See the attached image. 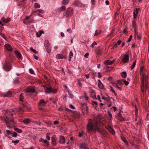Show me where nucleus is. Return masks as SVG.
Returning a JSON list of instances; mask_svg holds the SVG:
<instances>
[{
  "label": "nucleus",
  "instance_id": "f257e3e1",
  "mask_svg": "<svg viewBox=\"0 0 149 149\" xmlns=\"http://www.w3.org/2000/svg\"><path fill=\"white\" fill-rule=\"evenodd\" d=\"M100 116V115L99 114L97 115L96 117L97 118V119L96 120L95 119V123L94 125H93V124L92 120L91 119L89 120L88 122L87 126V130L88 131L90 132L92 130H94L95 131L100 132V129L97 126L99 122V118Z\"/></svg>",
  "mask_w": 149,
  "mask_h": 149
},
{
  "label": "nucleus",
  "instance_id": "f03ea898",
  "mask_svg": "<svg viewBox=\"0 0 149 149\" xmlns=\"http://www.w3.org/2000/svg\"><path fill=\"white\" fill-rule=\"evenodd\" d=\"M12 61L9 60H7L3 65V69L6 71H9L11 69Z\"/></svg>",
  "mask_w": 149,
  "mask_h": 149
},
{
  "label": "nucleus",
  "instance_id": "7ed1b4c3",
  "mask_svg": "<svg viewBox=\"0 0 149 149\" xmlns=\"http://www.w3.org/2000/svg\"><path fill=\"white\" fill-rule=\"evenodd\" d=\"M73 8L71 7H69L63 13V15L67 17H68L73 14Z\"/></svg>",
  "mask_w": 149,
  "mask_h": 149
},
{
  "label": "nucleus",
  "instance_id": "20e7f679",
  "mask_svg": "<svg viewBox=\"0 0 149 149\" xmlns=\"http://www.w3.org/2000/svg\"><path fill=\"white\" fill-rule=\"evenodd\" d=\"M48 42V40H46L45 42L47 43H45V46L47 51L49 53L51 51V45Z\"/></svg>",
  "mask_w": 149,
  "mask_h": 149
},
{
  "label": "nucleus",
  "instance_id": "39448f33",
  "mask_svg": "<svg viewBox=\"0 0 149 149\" xmlns=\"http://www.w3.org/2000/svg\"><path fill=\"white\" fill-rule=\"evenodd\" d=\"M43 86L44 87V89L45 90V92L46 93L49 94L52 92V89L51 87H47L44 86Z\"/></svg>",
  "mask_w": 149,
  "mask_h": 149
},
{
  "label": "nucleus",
  "instance_id": "423d86ee",
  "mask_svg": "<svg viewBox=\"0 0 149 149\" xmlns=\"http://www.w3.org/2000/svg\"><path fill=\"white\" fill-rule=\"evenodd\" d=\"M122 61L124 63L128 62L129 60V57L128 54H125L124 58L122 59Z\"/></svg>",
  "mask_w": 149,
  "mask_h": 149
},
{
  "label": "nucleus",
  "instance_id": "0eeeda50",
  "mask_svg": "<svg viewBox=\"0 0 149 149\" xmlns=\"http://www.w3.org/2000/svg\"><path fill=\"white\" fill-rule=\"evenodd\" d=\"M47 102L44 101L43 99H41L40 100L38 105L40 106H44L45 105Z\"/></svg>",
  "mask_w": 149,
  "mask_h": 149
},
{
  "label": "nucleus",
  "instance_id": "6e6552de",
  "mask_svg": "<svg viewBox=\"0 0 149 149\" xmlns=\"http://www.w3.org/2000/svg\"><path fill=\"white\" fill-rule=\"evenodd\" d=\"M106 128L112 134H115V132L113 129L111 128L110 126H107L106 127Z\"/></svg>",
  "mask_w": 149,
  "mask_h": 149
},
{
  "label": "nucleus",
  "instance_id": "1a4fd4ad",
  "mask_svg": "<svg viewBox=\"0 0 149 149\" xmlns=\"http://www.w3.org/2000/svg\"><path fill=\"white\" fill-rule=\"evenodd\" d=\"M140 9L136 8V10H134L133 12L134 17V18H136L139 12L140 11Z\"/></svg>",
  "mask_w": 149,
  "mask_h": 149
},
{
  "label": "nucleus",
  "instance_id": "9d476101",
  "mask_svg": "<svg viewBox=\"0 0 149 149\" xmlns=\"http://www.w3.org/2000/svg\"><path fill=\"white\" fill-rule=\"evenodd\" d=\"M97 85L99 88L101 89H103L104 88V86L101 82L100 79H98L97 80Z\"/></svg>",
  "mask_w": 149,
  "mask_h": 149
},
{
  "label": "nucleus",
  "instance_id": "9b49d317",
  "mask_svg": "<svg viewBox=\"0 0 149 149\" xmlns=\"http://www.w3.org/2000/svg\"><path fill=\"white\" fill-rule=\"evenodd\" d=\"M5 48L6 49L9 51H11L13 50L10 45L8 43L5 44Z\"/></svg>",
  "mask_w": 149,
  "mask_h": 149
},
{
  "label": "nucleus",
  "instance_id": "f8f14e48",
  "mask_svg": "<svg viewBox=\"0 0 149 149\" xmlns=\"http://www.w3.org/2000/svg\"><path fill=\"white\" fill-rule=\"evenodd\" d=\"M79 147L81 149H86L88 147V145L86 143H83L80 145Z\"/></svg>",
  "mask_w": 149,
  "mask_h": 149
},
{
  "label": "nucleus",
  "instance_id": "ddd939ff",
  "mask_svg": "<svg viewBox=\"0 0 149 149\" xmlns=\"http://www.w3.org/2000/svg\"><path fill=\"white\" fill-rule=\"evenodd\" d=\"M35 92V90L33 88H31L30 87H28L26 90V93H29L30 92H31L33 93Z\"/></svg>",
  "mask_w": 149,
  "mask_h": 149
},
{
  "label": "nucleus",
  "instance_id": "4468645a",
  "mask_svg": "<svg viewBox=\"0 0 149 149\" xmlns=\"http://www.w3.org/2000/svg\"><path fill=\"white\" fill-rule=\"evenodd\" d=\"M59 143L61 144H64L65 141V139L63 136H61L59 138Z\"/></svg>",
  "mask_w": 149,
  "mask_h": 149
},
{
  "label": "nucleus",
  "instance_id": "2eb2a0df",
  "mask_svg": "<svg viewBox=\"0 0 149 149\" xmlns=\"http://www.w3.org/2000/svg\"><path fill=\"white\" fill-rule=\"evenodd\" d=\"M12 93L10 91H8L6 93H5L3 94V97H9L11 96Z\"/></svg>",
  "mask_w": 149,
  "mask_h": 149
},
{
  "label": "nucleus",
  "instance_id": "dca6fc26",
  "mask_svg": "<svg viewBox=\"0 0 149 149\" xmlns=\"http://www.w3.org/2000/svg\"><path fill=\"white\" fill-rule=\"evenodd\" d=\"M57 140V138L55 136L52 137V142L53 145L55 146L56 145V142Z\"/></svg>",
  "mask_w": 149,
  "mask_h": 149
},
{
  "label": "nucleus",
  "instance_id": "f3484780",
  "mask_svg": "<svg viewBox=\"0 0 149 149\" xmlns=\"http://www.w3.org/2000/svg\"><path fill=\"white\" fill-rule=\"evenodd\" d=\"M75 5L76 6L81 7L84 6L85 5L83 4L81 2L79 1H76L75 2Z\"/></svg>",
  "mask_w": 149,
  "mask_h": 149
},
{
  "label": "nucleus",
  "instance_id": "a211bd4d",
  "mask_svg": "<svg viewBox=\"0 0 149 149\" xmlns=\"http://www.w3.org/2000/svg\"><path fill=\"white\" fill-rule=\"evenodd\" d=\"M108 113V118L110 120H111L112 119V114L110 111H107Z\"/></svg>",
  "mask_w": 149,
  "mask_h": 149
},
{
  "label": "nucleus",
  "instance_id": "6ab92c4d",
  "mask_svg": "<svg viewBox=\"0 0 149 149\" xmlns=\"http://www.w3.org/2000/svg\"><path fill=\"white\" fill-rule=\"evenodd\" d=\"M117 118L118 120L120 121H123L124 120V118L122 117L120 113H118Z\"/></svg>",
  "mask_w": 149,
  "mask_h": 149
},
{
  "label": "nucleus",
  "instance_id": "aec40b11",
  "mask_svg": "<svg viewBox=\"0 0 149 149\" xmlns=\"http://www.w3.org/2000/svg\"><path fill=\"white\" fill-rule=\"evenodd\" d=\"M23 122L26 125H27L30 122V120L29 118H25L23 121Z\"/></svg>",
  "mask_w": 149,
  "mask_h": 149
},
{
  "label": "nucleus",
  "instance_id": "412c9836",
  "mask_svg": "<svg viewBox=\"0 0 149 149\" xmlns=\"http://www.w3.org/2000/svg\"><path fill=\"white\" fill-rule=\"evenodd\" d=\"M15 54L16 56L18 59H20L22 58L21 54L18 51H15Z\"/></svg>",
  "mask_w": 149,
  "mask_h": 149
},
{
  "label": "nucleus",
  "instance_id": "4be33fe9",
  "mask_svg": "<svg viewBox=\"0 0 149 149\" xmlns=\"http://www.w3.org/2000/svg\"><path fill=\"white\" fill-rule=\"evenodd\" d=\"M114 60H112L111 61L107 60L104 63L105 64H106L107 65H110L112 64L114 62Z\"/></svg>",
  "mask_w": 149,
  "mask_h": 149
},
{
  "label": "nucleus",
  "instance_id": "5701e85b",
  "mask_svg": "<svg viewBox=\"0 0 149 149\" xmlns=\"http://www.w3.org/2000/svg\"><path fill=\"white\" fill-rule=\"evenodd\" d=\"M44 32L42 31H40L39 32H37L36 33V36L37 37H40L42 34Z\"/></svg>",
  "mask_w": 149,
  "mask_h": 149
},
{
  "label": "nucleus",
  "instance_id": "b1692460",
  "mask_svg": "<svg viewBox=\"0 0 149 149\" xmlns=\"http://www.w3.org/2000/svg\"><path fill=\"white\" fill-rule=\"evenodd\" d=\"M113 86L118 88L119 90L121 91V88L116 83L113 84Z\"/></svg>",
  "mask_w": 149,
  "mask_h": 149
},
{
  "label": "nucleus",
  "instance_id": "393cba45",
  "mask_svg": "<svg viewBox=\"0 0 149 149\" xmlns=\"http://www.w3.org/2000/svg\"><path fill=\"white\" fill-rule=\"evenodd\" d=\"M121 41L120 40H118L117 42L114 45L113 47L114 48L116 47H117V46L118 45H119L121 43Z\"/></svg>",
  "mask_w": 149,
  "mask_h": 149
},
{
  "label": "nucleus",
  "instance_id": "a878e982",
  "mask_svg": "<svg viewBox=\"0 0 149 149\" xmlns=\"http://www.w3.org/2000/svg\"><path fill=\"white\" fill-rule=\"evenodd\" d=\"M2 21L5 23H8L10 21V19L9 18L5 19L4 18H2L1 19Z\"/></svg>",
  "mask_w": 149,
  "mask_h": 149
},
{
  "label": "nucleus",
  "instance_id": "bb28decb",
  "mask_svg": "<svg viewBox=\"0 0 149 149\" xmlns=\"http://www.w3.org/2000/svg\"><path fill=\"white\" fill-rule=\"evenodd\" d=\"M142 84L141 86V91L143 92H144V80H142Z\"/></svg>",
  "mask_w": 149,
  "mask_h": 149
},
{
  "label": "nucleus",
  "instance_id": "cd10ccee",
  "mask_svg": "<svg viewBox=\"0 0 149 149\" xmlns=\"http://www.w3.org/2000/svg\"><path fill=\"white\" fill-rule=\"evenodd\" d=\"M25 109V107L24 108V109L21 108H19L17 110V111L21 113H23L24 112V110Z\"/></svg>",
  "mask_w": 149,
  "mask_h": 149
},
{
  "label": "nucleus",
  "instance_id": "c85d7f7f",
  "mask_svg": "<svg viewBox=\"0 0 149 149\" xmlns=\"http://www.w3.org/2000/svg\"><path fill=\"white\" fill-rule=\"evenodd\" d=\"M117 84L119 86L123 85L122 80H118L116 81Z\"/></svg>",
  "mask_w": 149,
  "mask_h": 149
},
{
  "label": "nucleus",
  "instance_id": "c756f323",
  "mask_svg": "<svg viewBox=\"0 0 149 149\" xmlns=\"http://www.w3.org/2000/svg\"><path fill=\"white\" fill-rule=\"evenodd\" d=\"M121 75L122 77L125 78L127 77L126 73L125 72H123L121 73Z\"/></svg>",
  "mask_w": 149,
  "mask_h": 149
},
{
  "label": "nucleus",
  "instance_id": "7c9ffc66",
  "mask_svg": "<svg viewBox=\"0 0 149 149\" xmlns=\"http://www.w3.org/2000/svg\"><path fill=\"white\" fill-rule=\"evenodd\" d=\"M65 7L64 6H63L59 8V10L60 12H62L65 10Z\"/></svg>",
  "mask_w": 149,
  "mask_h": 149
},
{
  "label": "nucleus",
  "instance_id": "2f4dec72",
  "mask_svg": "<svg viewBox=\"0 0 149 149\" xmlns=\"http://www.w3.org/2000/svg\"><path fill=\"white\" fill-rule=\"evenodd\" d=\"M56 58L58 59H62L63 58V56L61 54H58L56 55Z\"/></svg>",
  "mask_w": 149,
  "mask_h": 149
},
{
  "label": "nucleus",
  "instance_id": "473e14b6",
  "mask_svg": "<svg viewBox=\"0 0 149 149\" xmlns=\"http://www.w3.org/2000/svg\"><path fill=\"white\" fill-rule=\"evenodd\" d=\"M69 1L70 0H63L62 2V4L63 5H66L69 3Z\"/></svg>",
  "mask_w": 149,
  "mask_h": 149
},
{
  "label": "nucleus",
  "instance_id": "72a5a7b5",
  "mask_svg": "<svg viewBox=\"0 0 149 149\" xmlns=\"http://www.w3.org/2000/svg\"><path fill=\"white\" fill-rule=\"evenodd\" d=\"M101 31L100 30H97L95 32V33L94 34L95 36H96L99 35L100 34Z\"/></svg>",
  "mask_w": 149,
  "mask_h": 149
},
{
  "label": "nucleus",
  "instance_id": "f704fd0d",
  "mask_svg": "<svg viewBox=\"0 0 149 149\" xmlns=\"http://www.w3.org/2000/svg\"><path fill=\"white\" fill-rule=\"evenodd\" d=\"M121 137L122 141H123L126 144H128V143L127 141H126V140L125 138L123 136H121Z\"/></svg>",
  "mask_w": 149,
  "mask_h": 149
},
{
  "label": "nucleus",
  "instance_id": "c9c22d12",
  "mask_svg": "<svg viewBox=\"0 0 149 149\" xmlns=\"http://www.w3.org/2000/svg\"><path fill=\"white\" fill-rule=\"evenodd\" d=\"M14 129L15 130L19 133H21L22 132V130L19 129L17 128H15Z\"/></svg>",
  "mask_w": 149,
  "mask_h": 149
},
{
  "label": "nucleus",
  "instance_id": "e433bc0d",
  "mask_svg": "<svg viewBox=\"0 0 149 149\" xmlns=\"http://www.w3.org/2000/svg\"><path fill=\"white\" fill-rule=\"evenodd\" d=\"M68 92L69 95L70 96V97L71 98H72L74 96L72 94V92L69 89H68Z\"/></svg>",
  "mask_w": 149,
  "mask_h": 149
},
{
  "label": "nucleus",
  "instance_id": "4c0bfd02",
  "mask_svg": "<svg viewBox=\"0 0 149 149\" xmlns=\"http://www.w3.org/2000/svg\"><path fill=\"white\" fill-rule=\"evenodd\" d=\"M109 87L110 88V91L113 92L114 93L115 95H116V93L115 91H114V90L113 89L112 87L111 86H110Z\"/></svg>",
  "mask_w": 149,
  "mask_h": 149
},
{
  "label": "nucleus",
  "instance_id": "58836bf2",
  "mask_svg": "<svg viewBox=\"0 0 149 149\" xmlns=\"http://www.w3.org/2000/svg\"><path fill=\"white\" fill-rule=\"evenodd\" d=\"M136 65V61H134L133 63L132 66H131V70H133L134 68L135 65Z\"/></svg>",
  "mask_w": 149,
  "mask_h": 149
},
{
  "label": "nucleus",
  "instance_id": "ea45409f",
  "mask_svg": "<svg viewBox=\"0 0 149 149\" xmlns=\"http://www.w3.org/2000/svg\"><path fill=\"white\" fill-rule=\"evenodd\" d=\"M102 100H104L106 101H108L109 100V98L108 96L105 97H102Z\"/></svg>",
  "mask_w": 149,
  "mask_h": 149
},
{
  "label": "nucleus",
  "instance_id": "a19ab883",
  "mask_svg": "<svg viewBox=\"0 0 149 149\" xmlns=\"http://www.w3.org/2000/svg\"><path fill=\"white\" fill-rule=\"evenodd\" d=\"M34 7L35 8H40V5L38 4V3H35L34 5Z\"/></svg>",
  "mask_w": 149,
  "mask_h": 149
},
{
  "label": "nucleus",
  "instance_id": "79ce46f5",
  "mask_svg": "<svg viewBox=\"0 0 149 149\" xmlns=\"http://www.w3.org/2000/svg\"><path fill=\"white\" fill-rule=\"evenodd\" d=\"M132 26L134 27V29H135L136 27V22L134 21H133L132 22Z\"/></svg>",
  "mask_w": 149,
  "mask_h": 149
},
{
  "label": "nucleus",
  "instance_id": "37998d69",
  "mask_svg": "<svg viewBox=\"0 0 149 149\" xmlns=\"http://www.w3.org/2000/svg\"><path fill=\"white\" fill-rule=\"evenodd\" d=\"M123 83H124L125 85H127L129 84V82L127 81L124 79H122Z\"/></svg>",
  "mask_w": 149,
  "mask_h": 149
},
{
  "label": "nucleus",
  "instance_id": "c03bdc74",
  "mask_svg": "<svg viewBox=\"0 0 149 149\" xmlns=\"http://www.w3.org/2000/svg\"><path fill=\"white\" fill-rule=\"evenodd\" d=\"M79 113H77L74 114V117L75 118H77L79 117Z\"/></svg>",
  "mask_w": 149,
  "mask_h": 149
},
{
  "label": "nucleus",
  "instance_id": "a18cd8bd",
  "mask_svg": "<svg viewBox=\"0 0 149 149\" xmlns=\"http://www.w3.org/2000/svg\"><path fill=\"white\" fill-rule=\"evenodd\" d=\"M30 49L32 52L36 54H37L38 53L36 51V50L33 49L32 47H31Z\"/></svg>",
  "mask_w": 149,
  "mask_h": 149
},
{
  "label": "nucleus",
  "instance_id": "49530a36",
  "mask_svg": "<svg viewBox=\"0 0 149 149\" xmlns=\"http://www.w3.org/2000/svg\"><path fill=\"white\" fill-rule=\"evenodd\" d=\"M34 13L38 12V13H42L43 12V11L42 10L38 9L36 11H34Z\"/></svg>",
  "mask_w": 149,
  "mask_h": 149
},
{
  "label": "nucleus",
  "instance_id": "de8ad7c7",
  "mask_svg": "<svg viewBox=\"0 0 149 149\" xmlns=\"http://www.w3.org/2000/svg\"><path fill=\"white\" fill-rule=\"evenodd\" d=\"M19 140L12 141V142L15 145H16L19 142Z\"/></svg>",
  "mask_w": 149,
  "mask_h": 149
},
{
  "label": "nucleus",
  "instance_id": "09e8293b",
  "mask_svg": "<svg viewBox=\"0 0 149 149\" xmlns=\"http://www.w3.org/2000/svg\"><path fill=\"white\" fill-rule=\"evenodd\" d=\"M12 136L13 137H16L17 136V134L15 132H13V133H11Z\"/></svg>",
  "mask_w": 149,
  "mask_h": 149
},
{
  "label": "nucleus",
  "instance_id": "8fccbe9b",
  "mask_svg": "<svg viewBox=\"0 0 149 149\" xmlns=\"http://www.w3.org/2000/svg\"><path fill=\"white\" fill-rule=\"evenodd\" d=\"M42 142L46 143L47 146H48L49 145V143L46 140L44 139Z\"/></svg>",
  "mask_w": 149,
  "mask_h": 149
},
{
  "label": "nucleus",
  "instance_id": "3c124183",
  "mask_svg": "<svg viewBox=\"0 0 149 149\" xmlns=\"http://www.w3.org/2000/svg\"><path fill=\"white\" fill-rule=\"evenodd\" d=\"M29 72L30 74H34V72L33 70L32 69H31V68L29 69Z\"/></svg>",
  "mask_w": 149,
  "mask_h": 149
},
{
  "label": "nucleus",
  "instance_id": "603ef678",
  "mask_svg": "<svg viewBox=\"0 0 149 149\" xmlns=\"http://www.w3.org/2000/svg\"><path fill=\"white\" fill-rule=\"evenodd\" d=\"M73 54L72 52H70L69 55V58H71L73 56Z\"/></svg>",
  "mask_w": 149,
  "mask_h": 149
},
{
  "label": "nucleus",
  "instance_id": "864d4df0",
  "mask_svg": "<svg viewBox=\"0 0 149 149\" xmlns=\"http://www.w3.org/2000/svg\"><path fill=\"white\" fill-rule=\"evenodd\" d=\"M101 53V50L100 49H98L96 52V54H97L100 55Z\"/></svg>",
  "mask_w": 149,
  "mask_h": 149
},
{
  "label": "nucleus",
  "instance_id": "5fc2aeb1",
  "mask_svg": "<svg viewBox=\"0 0 149 149\" xmlns=\"http://www.w3.org/2000/svg\"><path fill=\"white\" fill-rule=\"evenodd\" d=\"M97 43L95 41L93 42V43L91 44V47H93L94 46L96 45Z\"/></svg>",
  "mask_w": 149,
  "mask_h": 149
},
{
  "label": "nucleus",
  "instance_id": "6e6d98bb",
  "mask_svg": "<svg viewBox=\"0 0 149 149\" xmlns=\"http://www.w3.org/2000/svg\"><path fill=\"white\" fill-rule=\"evenodd\" d=\"M132 38V35H131L130 36V37L129 38L128 41H127V42H130L131 41V40Z\"/></svg>",
  "mask_w": 149,
  "mask_h": 149
},
{
  "label": "nucleus",
  "instance_id": "4d7b16f0",
  "mask_svg": "<svg viewBox=\"0 0 149 149\" xmlns=\"http://www.w3.org/2000/svg\"><path fill=\"white\" fill-rule=\"evenodd\" d=\"M22 94L21 93L20 95V98L19 99L20 101H23V97L22 96Z\"/></svg>",
  "mask_w": 149,
  "mask_h": 149
},
{
  "label": "nucleus",
  "instance_id": "13d9d810",
  "mask_svg": "<svg viewBox=\"0 0 149 149\" xmlns=\"http://www.w3.org/2000/svg\"><path fill=\"white\" fill-rule=\"evenodd\" d=\"M0 35L5 39H6V38H5V35L4 34H3L2 33H0Z\"/></svg>",
  "mask_w": 149,
  "mask_h": 149
},
{
  "label": "nucleus",
  "instance_id": "bf43d9fd",
  "mask_svg": "<svg viewBox=\"0 0 149 149\" xmlns=\"http://www.w3.org/2000/svg\"><path fill=\"white\" fill-rule=\"evenodd\" d=\"M89 54L88 53H86L84 55V57L86 58H88L89 56Z\"/></svg>",
  "mask_w": 149,
  "mask_h": 149
},
{
  "label": "nucleus",
  "instance_id": "052dcab7",
  "mask_svg": "<svg viewBox=\"0 0 149 149\" xmlns=\"http://www.w3.org/2000/svg\"><path fill=\"white\" fill-rule=\"evenodd\" d=\"M97 99L100 101V102H102V100L100 98V97L99 95H98L97 96Z\"/></svg>",
  "mask_w": 149,
  "mask_h": 149
},
{
  "label": "nucleus",
  "instance_id": "680f3d73",
  "mask_svg": "<svg viewBox=\"0 0 149 149\" xmlns=\"http://www.w3.org/2000/svg\"><path fill=\"white\" fill-rule=\"evenodd\" d=\"M84 97H85L86 99L88 100L89 99V97L86 96V92L85 93Z\"/></svg>",
  "mask_w": 149,
  "mask_h": 149
},
{
  "label": "nucleus",
  "instance_id": "e2e57ef3",
  "mask_svg": "<svg viewBox=\"0 0 149 149\" xmlns=\"http://www.w3.org/2000/svg\"><path fill=\"white\" fill-rule=\"evenodd\" d=\"M33 57L34 58L37 60H38V58H39V57L38 56H35V55H33Z\"/></svg>",
  "mask_w": 149,
  "mask_h": 149
},
{
  "label": "nucleus",
  "instance_id": "0e129e2a",
  "mask_svg": "<svg viewBox=\"0 0 149 149\" xmlns=\"http://www.w3.org/2000/svg\"><path fill=\"white\" fill-rule=\"evenodd\" d=\"M98 76L99 78H101L102 77V74H101V73L100 72L98 73Z\"/></svg>",
  "mask_w": 149,
  "mask_h": 149
},
{
  "label": "nucleus",
  "instance_id": "69168bd1",
  "mask_svg": "<svg viewBox=\"0 0 149 149\" xmlns=\"http://www.w3.org/2000/svg\"><path fill=\"white\" fill-rule=\"evenodd\" d=\"M46 138L48 140H50V137L49 135H48V134L46 135Z\"/></svg>",
  "mask_w": 149,
  "mask_h": 149
},
{
  "label": "nucleus",
  "instance_id": "338daca9",
  "mask_svg": "<svg viewBox=\"0 0 149 149\" xmlns=\"http://www.w3.org/2000/svg\"><path fill=\"white\" fill-rule=\"evenodd\" d=\"M52 92L54 93H55L56 92V90L55 89H54L53 90L52 89Z\"/></svg>",
  "mask_w": 149,
  "mask_h": 149
},
{
  "label": "nucleus",
  "instance_id": "774afa93",
  "mask_svg": "<svg viewBox=\"0 0 149 149\" xmlns=\"http://www.w3.org/2000/svg\"><path fill=\"white\" fill-rule=\"evenodd\" d=\"M67 31L68 32H69L70 33H72V31L71 30V29H68L67 30Z\"/></svg>",
  "mask_w": 149,
  "mask_h": 149
}]
</instances>
